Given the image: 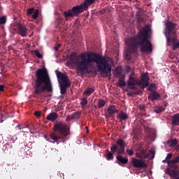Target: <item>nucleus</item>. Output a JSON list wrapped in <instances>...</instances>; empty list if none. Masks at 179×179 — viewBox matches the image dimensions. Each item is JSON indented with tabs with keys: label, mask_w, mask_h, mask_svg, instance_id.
<instances>
[{
	"label": "nucleus",
	"mask_w": 179,
	"mask_h": 179,
	"mask_svg": "<svg viewBox=\"0 0 179 179\" xmlns=\"http://www.w3.org/2000/svg\"><path fill=\"white\" fill-rule=\"evenodd\" d=\"M131 59V54L129 52H126L125 53V60L130 61Z\"/></svg>",
	"instance_id": "obj_33"
},
{
	"label": "nucleus",
	"mask_w": 179,
	"mask_h": 179,
	"mask_svg": "<svg viewBox=\"0 0 179 179\" xmlns=\"http://www.w3.org/2000/svg\"><path fill=\"white\" fill-rule=\"evenodd\" d=\"M125 72H127V73L131 72V71H130V66H127V67L125 69Z\"/></svg>",
	"instance_id": "obj_45"
},
{
	"label": "nucleus",
	"mask_w": 179,
	"mask_h": 179,
	"mask_svg": "<svg viewBox=\"0 0 179 179\" xmlns=\"http://www.w3.org/2000/svg\"><path fill=\"white\" fill-rule=\"evenodd\" d=\"M69 135V127L64 122H57L52 127V133L49 134L48 141L51 143L66 142V136Z\"/></svg>",
	"instance_id": "obj_4"
},
{
	"label": "nucleus",
	"mask_w": 179,
	"mask_h": 179,
	"mask_svg": "<svg viewBox=\"0 0 179 179\" xmlns=\"http://www.w3.org/2000/svg\"><path fill=\"white\" fill-rule=\"evenodd\" d=\"M34 115H35V117H41V112L38 111H35V113H34Z\"/></svg>",
	"instance_id": "obj_40"
},
{
	"label": "nucleus",
	"mask_w": 179,
	"mask_h": 179,
	"mask_svg": "<svg viewBox=\"0 0 179 179\" xmlns=\"http://www.w3.org/2000/svg\"><path fill=\"white\" fill-rule=\"evenodd\" d=\"M128 163V159L127 157H123L122 155L116 156V164L118 165H125Z\"/></svg>",
	"instance_id": "obj_13"
},
{
	"label": "nucleus",
	"mask_w": 179,
	"mask_h": 179,
	"mask_svg": "<svg viewBox=\"0 0 179 179\" xmlns=\"http://www.w3.org/2000/svg\"><path fill=\"white\" fill-rule=\"evenodd\" d=\"M18 34L22 37L27 36V27L21 24H18Z\"/></svg>",
	"instance_id": "obj_16"
},
{
	"label": "nucleus",
	"mask_w": 179,
	"mask_h": 179,
	"mask_svg": "<svg viewBox=\"0 0 179 179\" xmlns=\"http://www.w3.org/2000/svg\"><path fill=\"white\" fill-rule=\"evenodd\" d=\"M16 129L21 130L20 132L22 133L28 134V131H30V129L28 128V124H18V126H16Z\"/></svg>",
	"instance_id": "obj_14"
},
{
	"label": "nucleus",
	"mask_w": 179,
	"mask_h": 179,
	"mask_svg": "<svg viewBox=\"0 0 179 179\" xmlns=\"http://www.w3.org/2000/svg\"><path fill=\"white\" fill-rule=\"evenodd\" d=\"M82 113L80 112H73L71 113V115H68V117H72V118H80V115H81Z\"/></svg>",
	"instance_id": "obj_25"
},
{
	"label": "nucleus",
	"mask_w": 179,
	"mask_h": 179,
	"mask_svg": "<svg viewBox=\"0 0 179 179\" xmlns=\"http://www.w3.org/2000/svg\"><path fill=\"white\" fill-rule=\"evenodd\" d=\"M94 1L95 0H85L83 3L80 5H88L90 6L91 4L94 3Z\"/></svg>",
	"instance_id": "obj_28"
},
{
	"label": "nucleus",
	"mask_w": 179,
	"mask_h": 179,
	"mask_svg": "<svg viewBox=\"0 0 179 179\" xmlns=\"http://www.w3.org/2000/svg\"><path fill=\"white\" fill-rule=\"evenodd\" d=\"M152 89H155V87H148V91H149V92H156V91H152Z\"/></svg>",
	"instance_id": "obj_47"
},
{
	"label": "nucleus",
	"mask_w": 179,
	"mask_h": 179,
	"mask_svg": "<svg viewBox=\"0 0 179 179\" xmlns=\"http://www.w3.org/2000/svg\"><path fill=\"white\" fill-rule=\"evenodd\" d=\"M132 90H137V87H136L135 86H132Z\"/></svg>",
	"instance_id": "obj_50"
},
{
	"label": "nucleus",
	"mask_w": 179,
	"mask_h": 179,
	"mask_svg": "<svg viewBox=\"0 0 179 179\" xmlns=\"http://www.w3.org/2000/svg\"><path fill=\"white\" fill-rule=\"evenodd\" d=\"M59 47H61V44L56 45V46H55V51H57V50L59 49Z\"/></svg>",
	"instance_id": "obj_42"
},
{
	"label": "nucleus",
	"mask_w": 179,
	"mask_h": 179,
	"mask_svg": "<svg viewBox=\"0 0 179 179\" xmlns=\"http://www.w3.org/2000/svg\"><path fill=\"white\" fill-rule=\"evenodd\" d=\"M125 141H123L122 138H118L116 140V144H114L110 148V151H108L106 154V160L111 161L114 159V156L116 153V157L122 156L123 154H125Z\"/></svg>",
	"instance_id": "obj_6"
},
{
	"label": "nucleus",
	"mask_w": 179,
	"mask_h": 179,
	"mask_svg": "<svg viewBox=\"0 0 179 179\" xmlns=\"http://www.w3.org/2000/svg\"><path fill=\"white\" fill-rule=\"evenodd\" d=\"M171 125H173V127H179V113L171 116Z\"/></svg>",
	"instance_id": "obj_17"
},
{
	"label": "nucleus",
	"mask_w": 179,
	"mask_h": 179,
	"mask_svg": "<svg viewBox=\"0 0 179 179\" xmlns=\"http://www.w3.org/2000/svg\"><path fill=\"white\" fill-rule=\"evenodd\" d=\"M44 92H52V83H50L49 73L45 68L35 71V81L34 84V94L41 95Z\"/></svg>",
	"instance_id": "obj_3"
},
{
	"label": "nucleus",
	"mask_w": 179,
	"mask_h": 179,
	"mask_svg": "<svg viewBox=\"0 0 179 179\" xmlns=\"http://www.w3.org/2000/svg\"><path fill=\"white\" fill-rule=\"evenodd\" d=\"M170 163L178 164L179 163V156H177L173 159L170 160Z\"/></svg>",
	"instance_id": "obj_30"
},
{
	"label": "nucleus",
	"mask_w": 179,
	"mask_h": 179,
	"mask_svg": "<svg viewBox=\"0 0 179 179\" xmlns=\"http://www.w3.org/2000/svg\"><path fill=\"white\" fill-rule=\"evenodd\" d=\"M134 94H138V93H134Z\"/></svg>",
	"instance_id": "obj_52"
},
{
	"label": "nucleus",
	"mask_w": 179,
	"mask_h": 179,
	"mask_svg": "<svg viewBox=\"0 0 179 179\" xmlns=\"http://www.w3.org/2000/svg\"><path fill=\"white\" fill-rule=\"evenodd\" d=\"M149 83V76L148 72L141 75V81L135 80L134 77H129V81H127V86L131 87L135 85L141 86V88L145 89Z\"/></svg>",
	"instance_id": "obj_7"
},
{
	"label": "nucleus",
	"mask_w": 179,
	"mask_h": 179,
	"mask_svg": "<svg viewBox=\"0 0 179 179\" xmlns=\"http://www.w3.org/2000/svg\"><path fill=\"white\" fill-rule=\"evenodd\" d=\"M78 57L80 59H76L75 52L68 56V63L77 66V73H80L83 75L89 71V69L92 68L94 64H96L97 72H99L101 76L108 77L109 74H111V65L108 63L111 59L109 57H104L101 54L93 52L81 53Z\"/></svg>",
	"instance_id": "obj_1"
},
{
	"label": "nucleus",
	"mask_w": 179,
	"mask_h": 179,
	"mask_svg": "<svg viewBox=\"0 0 179 179\" xmlns=\"http://www.w3.org/2000/svg\"><path fill=\"white\" fill-rule=\"evenodd\" d=\"M165 37L166 45L171 46V50L179 48V41L177 38V24L168 21L165 23Z\"/></svg>",
	"instance_id": "obj_5"
},
{
	"label": "nucleus",
	"mask_w": 179,
	"mask_h": 179,
	"mask_svg": "<svg viewBox=\"0 0 179 179\" xmlns=\"http://www.w3.org/2000/svg\"><path fill=\"white\" fill-rule=\"evenodd\" d=\"M135 74V72L134 71H130V74L129 75V78H134V75Z\"/></svg>",
	"instance_id": "obj_43"
},
{
	"label": "nucleus",
	"mask_w": 179,
	"mask_h": 179,
	"mask_svg": "<svg viewBox=\"0 0 179 179\" xmlns=\"http://www.w3.org/2000/svg\"><path fill=\"white\" fill-rule=\"evenodd\" d=\"M87 103V99L85 98L82 99V101H80V105H82V106H85Z\"/></svg>",
	"instance_id": "obj_34"
},
{
	"label": "nucleus",
	"mask_w": 179,
	"mask_h": 179,
	"mask_svg": "<svg viewBox=\"0 0 179 179\" xmlns=\"http://www.w3.org/2000/svg\"><path fill=\"white\" fill-rule=\"evenodd\" d=\"M107 113L108 114L105 115V117L112 118L115 113H118V109H116L115 106H110L108 108Z\"/></svg>",
	"instance_id": "obj_12"
},
{
	"label": "nucleus",
	"mask_w": 179,
	"mask_h": 179,
	"mask_svg": "<svg viewBox=\"0 0 179 179\" xmlns=\"http://www.w3.org/2000/svg\"><path fill=\"white\" fill-rule=\"evenodd\" d=\"M94 91H96V89H94V87H87V89H85V91H84V95L89 96H90V94H92Z\"/></svg>",
	"instance_id": "obj_21"
},
{
	"label": "nucleus",
	"mask_w": 179,
	"mask_h": 179,
	"mask_svg": "<svg viewBox=\"0 0 179 179\" xmlns=\"http://www.w3.org/2000/svg\"><path fill=\"white\" fill-rule=\"evenodd\" d=\"M35 10H34V8H28L27 10V15H31V13H34Z\"/></svg>",
	"instance_id": "obj_31"
},
{
	"label": "nucleus",
	"mask_w": 179,
	"mask_h": 179,
	"mask_svg": "<svg viewBox=\"0 0 179 179\" xmlns=\"http://www.w3.org/2000/svg\"><path fill=\"white\" fill-rule=\"evenodd\" d=\"M171 157H172V155H171V154H168V155H166V160H169V159H171Z\"/></svg>",
	"instance_id": "obj_44"
},
{
	"label": "nucleus",
	"mask_w": 179,
	"mask_h": 179,
	"mask_svg": "<svg viewBox=\"0 0 179 179\" xmlns=\"http://www.w3.org/2000/svg\"><path fill=\"white\" fill-rule=\"evenodd\" d=\"M79 118H73L71 117H69V116H66V122H69V120H78Z\"/></svg>",
	"instance_id": "obj_38"
},
{
	"label": "nucleus",
	"mask_w": 179,
	"mask_h": 179,
	"mask_svg": "<svg viewBox=\"0 0 179 179\" xmlns=\"http://www.w3.org/2000/svg\"><path fill=\"white\" fill-rule=\"evenodd\" d=\"M56 76L57 77V80H61L62 83H59V92L61 94L64 95L66 94V89L71 86V82H69V79L66 75L56 71Z\"/></svg>",
	"instance_id": "obj_8"
},
{
	"label": "nucleus",
	"mask_w": 179,
	"mask_h": 179,
	"mask_svg": "<svg viewBox=\"0 0 179 179\" xmlns=\"http://www.w3.org/2000/svg\"><path fill=\"white\" fill-rule=\"evenodd\" d=\"M175 150H179V145H175Z\"/></svg>",
	"instance_id": "obj_48"
},
{
	"label": "nucleus",
	"mask_w": 179,
	"mask_h": 179,
	"mask_svg": "<svg viewBox=\"0 0 179 179\" xmlns=\"http://www.w3.org/2000/svg\"><path fill=\"white\" fill-rule=\"evenodd\" d=\"M115 75H116V76H120V74H122V72L118 70V69H115Z\"/></svg>",
	"instance_id": "obj_39"
},
{
	"label": "nucleus",
	"mask_w": 179,
	"mask_h": 179,
	"mask_svg": "<svg viewBox=\"0 0 179 179\" xmlns=\"http://www.w3.org/2000/svg\"><path fill=\"white\" fill-rule=\"evenodd\" d=\"M45 119L50 122L56 121V120H57V113L55 112L49 113V115H48V117H46Z\"/></svg>",
	"instance_id": "obj_18"
},
{
	"label": "nucleus",
	"mask_w": 179,
	"mask_h": 179,
	"mask_svg": "<svg viewBox=\"0 0 179 179\" xmlns=\"http://www.w3.org/2000/svg\"><path fill=\"white\" fill-rule=\"evenodd\" d=\"M0 92H4V85H0Z\"/></svg>",
	"instance_id": "obj_46"
},
{
	"label": "nucleus",
	"mask_w": 179,
	"mask_h": 179,
	"mask_svg": "<svg viewBox=\"0 0 179 179\" xmlns=\"http://www.w3.org/2000/svg\"><path fill=\"white\" fill-rule=\"evenodd\" d=\"M138 157L141 159H153L155 158V150H149V152H145V150H142L141 151V154L138 155Z\"/></svg>",
	"instance_id": "obj_11"
},
{
	"label": "nucleus",
	"mask_w": 179,
	"mask_h": 179,
	"mask_svg": "<svg viewBox=\"0 0 179 179\" xmlns=\"http://www.w3.org/2000/svg\"><path fill=\"white\" fill-rule=\"evenodd\" d=\"M178 29H179V25H178Z\"/></svg>",
	"instance_id": "obj_53"
},
{
	"label": "nucleus",
	"mask_w": 179,
	"mask_h": 179,
	"mask_svg": "<svg viewBox=\"0 0 179 179\" xmlns=\"http://www.w3.org/2000/svg\"><path fill=\"white\" fill-rule=\"evenodd\" d=\"M127 152V155H129V156H132L134 155V150H127L126 151Z\"/></svg>",
	"instance_id": "obj_36"
},
{
	"label": "nucleus",
	"mask_w": 179,
	"mask_h": 179,
	"mask_svg": "<svg viewBox=\"0 0 179 179\" xmlns=\"http://www.w3.org/2000/svg\"><path fill=\"white\" fill-rule=\"evenodd\" d=\"M103 13H104V10H101V14H103Z\"/></svg>",
	"instance_id": "obj_51"
},
{
	"label": "nucleus",
	"mask_w": 179,
	"mask_h": 179,
	"mask_svg": "<svg viewBox=\"0 0 179 179\" xmlns=\"http://www.w3.org/2000/svg\"><path fill=\"white\" fill-rule=\"evenodd\" d=\"M38 16V10H35V13H34L33 15H31V19H37V17Z\"/></svg>",
	"instance_id": "obj_32"
},
{
	"label": "nucleus",
	"mask_w": 179,
	"mask_h": 179,
	"mask_svg": "<svg viewBox=\"0 0 179 179\" xmlns=\"http://www.w3.org/2000/svg\"><path fill=\"white\" fill-rule=\"evenodd\" d=\"M34 52L35 54V57H37L38 59H42V55H41V52H39L38 50H35Z\"/></svg>",
	"instance_id": "obj_29"
},
{
	"label": "nucleus",
	"mask_w": 179,
	"mask_h": 179,
	"mask_svg": "<svg viewBox=\"0 0 179 179\" xmlns=\"http://www.w3.org/2000/svg\"><path fill=\"white\" fill-rule=\"evenodd\" d=\"M148 99L152 101H157L159 99V94H157L156 92H152V93L149 94Z\"/></svg>",
	"instance_id": "obj_19"
},
{
	"label": "nucleus",
	"mask_w": 179,
	"mask_h": 179,
	"mask_svg": "<svg viewBox=\"0 0 179 179\" xmlns=\"http://www.w3.org/2000/svg\"><path fill=\"white\" fill-rule=\"evenodd\" d=\"M6 24V16L1 17L0 18V24Z\"/></svg>",
	"instance_id": "obj_35"
},
{
	"label": "nucleus",
	"mask_w": 179,
	"mask_h": 179,
	"mask_svg": "<svg viewBox=\"0 0 179 179\" xmlns=\"http://www.w3.org/2000/svg\"><path fill=\"white\" fill-rule=\"evenodd\" d=\"M132 165L134 166V167H136L137 169H144L145 167H148V164H145L144 160L137 159L135 158H132Z\"/></svg>",
	"instance_id": "obj_10"
},
{
	"label": "nucleus",
	"mask_w": 179,
	"mask_h": 179,
	"mask_svg": "<svg viewBox=\"0 0 179 179\" xmlns=\"http://www.w3.org/2000/svg\"><path fill=\"white\" fill-rule=\"evenodd\" d=\"M148 87V88H155V87H156V86H155V84H150V85H148V87Z\"/></svg>",
	"instance_id": "obj_41"
},
{
	"label": "nucleus",
	"mask_w": 179,
	"mask_h": 179,
	"mask_svg": "<svg viewBox=\"0 0 179 179\" xmlns=\"http://www.w3.org/2000/svg\"><path fill=\"white\" fill-rule=\"evenodd\" d=\"M164 110V108L163 106H157L155 107V113L157 114L160 113Z\"/></svg>",
	"instance_id": "obj_26"
},
{
	"label": "nucleus",
	"mask_w": 179,
	"mask_h": 179,
	"mask_svg": "<svg viewBox=\"0 0 179 179\" xmlns=\"http://www.w3.org/2000/svg\"><path fill=\"white\" fill-rule=\"evenodd\" d=\"M104 105H105V102H104V100L103 99H99L97 101V108H102V107H104Z\"/></svg>",
	"instance_id": "obj_27"
},
{
	"label": "nucleus",
	"mask_w": 179,
	"mask_h": 179,
	"mask_svg": "<svg viewBox=\"0 0 179 179\" xmlns=\"http://www.w3.org/2000/svg\"><path fill=\"white\" fill-rule=\"evenodd\" d=\"M127 85V83H125V76H122L121 78L118 80V83H116V86H118V87H123Z\"/></svg>",
	"instance_id": "obj_20"
},
{
	"label": "nucleus",
	"mask_w": 179,
	"mask_h": 179,
	"mask_svg": "<svg viewBox=\"0 0 179 179\" xmlns=\"http://www.w3.org/2000/svg\"><path fill=\"white\" fill-rule=\"evenodd\" d=\"M138 110H141V111H144L145 106L144 105H138Z\"/></svg>",
	"instance_id": "obj_37"
},
{
	"label": "nucleus",
	"mask_w": 179,
	"mask_h": 179,
	"mask_svg": "<svg viewBox=\"0 0 179 179\" xmlns=\"http://www.w3.org/2000/svg\"><path fill=\"white\" fill-rule=\"evenodd\" d=\"M90 5H78L73 8H71V10H68L66 11L63 12V15L64 16V19L68 20L69 17H73L75 16L78 15V14L82 13L84 10L87 9Z\"/></svg>",
	"instance_id": "obj_9"
},
{
	"label": "nucleus",
	"mask_w": 179,
	"mask_h": 179,
	"mask_svg": "<svg viewBox=\"0 0 179 179\" xmlns=\"http://www.w3.org/2000/svg\"><path fill=\"white\" fill-rule=\"evenodd\" d=\"M177 144H178L177 139H171L170 141H168V145H169L170 148L178 146V145H177Z\"/></svg>",
	"instance_id": "obj_24"
},
{
	"label": "nucleus",
	"mask_w": 179,
	"mask_h": 179,
	"mask_svg": "<svg viewBox=\"0 0 179 179\" xmlns=\"http://www.w3.org/2000/svg\"><path fill=\"white\" fill-rule=\"evenodd\" d=\"M133 93H127V95L129 96H133Z\"/></svg>",
	"instance_id": "obj_49"
},
{
	"label": "nucleus",
	"mask_w": 179,
	"mask_h": 179,
	"mask_svg": "<svg viewBox=\"0 0 179 179\" xmlns=\"http://www.w3.org/2000/svg\"><path fill=\"white\" fill-rule=\"evenodd\" d=\"M118 119L122 121H126L128 120V115L123 112L120 113V114H118Z\"/></svg>",
	"instance_id": "obj_22"
},
{
	"label": "nucleus",
	"mask_w": 179,
	"mask_h": 179,
	"mask_svg": "<svg viewBox=\"0 0 179 179\" xmlns=\"http://www.w3.org/2000/svg\"><path fill=\"white\" fill-rule=\"evenodd\" d=\"M163 163H166L171 169H177V165L175 164H177L178 163L170 162V161H168L167 159L163 160Z\"/></svg>",
	"instance_id": "obj_23"
},
{
	"label": "nucleus",
	"mask_w": 179,
	"mask_h": 179,
	"mask_svg": "<svg viewBox=\"0 0 179 179\" xmlns=\"http://www.w3.org/2000/svg\"><path fill=\"white\" fill-rule=\"evenodd\" d=\"M151 28L149 26H145L137 33L136 36L127 39V45L129 46V49L132 53L136 52L138 47H141V52L150 53L152 52V45L148 40L151 38V35L149 34Z\"/></svg>",
	"instance_id": "obj_2"
},
{
	"label": "nucleus",
	"mask_w": 179,
	"mask_h": 179,
	"mask_svg": "<svg viewBox=\"0 0 179 179\" xmlns=\"http://www.w3.org/2000/svg\"><path fill=\"white\" fill-rule=\"evenodd\" d=\"M166 174H168V176L175 178V179H179V169L178 171H175L174 169H167Z\"/></svg>",
	"instance_id": "obj_15"
}]
</instances>
